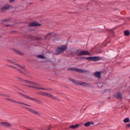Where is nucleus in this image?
Instances as JSON below:
<instances>
[{"instance_id": "obj_1", "label": "nucleus", "mask_w": 130, "mask_h": 130, "mask_svg": "<svg viewBox=\"0 0 130 130\" xmlns=\"http://www.w3.org/2000/svg\"><path fill=\"white\" fill-rule=\"evenodd\" d=\"M68 49V47L66 45H62L61 46L59 47L56 49L55 52L57 53H61V52H63L66 51Z\"/></svg>"}, {"instance_id": "obj_2", "label": "nucleus", "mask_w": 130, "mask_h": 130, "mask_svg": "<svg viewBox=\"0 0 130 130\" xmlns=\"http://www.w3.org/2000/svg\"><path fill=\"white\" fill-rule=\"evenodd\" d=\"M86 59L89 61H100L101 57L99 56L87 57Z\"/></svg>"}, {"instance_id": "obj_3", "label": "nucleus", "mask_w": 130, "mask_h": 130, "mask_svg": "<svg viewBox=\"0 0 130 130\" xmlns=\"http://www.w3.org/2000/svg\"><path fill=\"white\" fill-rule=\"evenodd\" d=\"M28 27H41L42 24L37 21H34L28 23Z\"/></svg>"}, {"instance_id": "obj_4", "label": "nucleus", "mask_w": 130, "mask_h": 130, "mask_svg": "<svg viewBox=\"0 0 130 130\" xmlns=\"http://www.w3.org/2000/svg\"><path fill=\"white\" fill-rule=\"evenodd\" d=\"M68 71H72L73 72H78V73H82V74H85L87 73V70H83L82 69H78L76 68H69Z\"/></svg>"}, {"instance_id": "obj_5", "label": "nucleus", "mask_w": 130, "mask_h": 130, "mask_svg": "<svg viewBox=\"0 0 130 130\" xmlns=\"http://www.w3.org/2000/svg\"><path fill=\"white\" fill-rule=\"evenodd\" d=\"M113 96V97H115V98H116V99H118V100H122V94L120 91H117L115 92Z\"/></svg>"}, {"instance_id": "obj_6", "label": "nucleus", "mask_w": 130, "mask_h": 130, "mask_svg": "<svg viewBox=\"0 0 130 130\" xmlns=\"http://www.w3.org/2000/svg\"><path fill=\"white\" fill-rule=\"evenodd\" d=\"M102 74V72L95 71L93 73V76L94 77H95V78H96V79H98V80H100L101 79Z\"/></svg>"}, {"instance_id": "obj_7", "label": "nucleus", "mask_w": 130, "mask_h": 130, "mask_svg": "<svg viewBox=\"0 0 130 130\" xmlns=\"http://www.w3.org/2000/svg\"><path fill=\"white\" fill-rule=\"evenodd\" d=\"M77 55L81 56L82 55H90V52L87 51H81L78 53Z\"/></svg>"}, {"instance_id": "obj_8", "label": "nucleus", "mask_w": 130, "mask_h": 130, "mask_svg": "<svg viewBox=\"0 0 130 130\" xmlns=\"http://www.w3.org/2000/svg\"><path fill=\"white\" fill-rule=\"evenodd\" d=\"M11 6L10 5L6 4L1 9L2 12H5L6 10H10Z\"/></svg>"}, {"instance_id": "obj_9", "label": "nucleus", "mask_w": 130, "mask_h": 130, "mask_svg": "<svg viewBox=\"0 0 130 130\" xmlns=\"http://www.w3.org/2000/svg\"><path fill=\"white\" fill-rule=\"evenodd\" d=\"M36 57H37V58H39L40 59H47V57H46L45 54L43 53L37 55Z\"/></svg>"}, {"instance_id": "obj_10", "label": "nucleus", "mask_w": 130, "mask_h": 130, "mask_svg": "<svg viewBox=\"0 0 130 130\" xmlns=\"http://www.w3.org/2000/svg\"><path fill=\"white\" fill-rule=\"evenodd\" d=\"M77 85H80V86H82L83 87H88V84H87V83L85 82L81 83L80 82H78Z\"/></svg>"}, {"instance_id": "obj_11", "label": "nucleus", "mask_w": 130, "mask_h": 130, "mask_svg": "<svg viewBox=\"0 0 130 130\" xmlns=\"http://www.w3.org/2000/svg\"><path fill=\"white\" fill-rule=\"evenodd\" d=\"M13 50H14V52L18 53V54H20V55H24V53H23L22 52L19 51V50H17L16 49H13Z\"/></svg>"}, {"instance_id": "obj_12", "label": "nucleus", "mask_w": 130, "mask_h": 130, "mask_svg": "<svg viewBox=\"0 0 130 130\" xmlns=\"http://www.w3.org/2000/svg\"><path fill=\"white\" fill-rule=\"evenodd\" d=\"M80 126V124H76L75 125H72L70 126V128H73V129H75V128H77V127H79Z\"/></svg>"}, {"instance_id": "obj_13", "label": "nucleus", "mask_w": 130, "mask_h": 130, "mask_svg": "<svg viewBox=\"0 0 130 130\" xmlns=\"http://www.w3.org/2000/svg\"><path fill=\"white\" fill-rule=\"evenodd\" d=\"M42 94L43 95V96H47L48 97H52V95H51V94L48 93L47 92H43Z\"/></svg>"}, {"instance_id": "obj_14", "label": "nucleus", "mask_w": 130, "mask_h": 130, "mask_svg": "<svg viewBox=\"0 0 130 130\" xmlns=\"http://www.w3.org/2000/svg\"><path fill=\"white\" fill-rule=\"evenodd\" d=\"M94 123L93 122H86L84 124V126H90L91 124H93Z\"/></svg>"}, {"instance_id": "obj_15", "label": "nucleus", "mask_w": 130, "mask_h": 130, "mask_svg": "<svg viewBox=\"0 0 130 130\" xmlns=\"http://www.w3.org/2000/svg\"><path fill=\"white\" fill-rule=\"evenodd\" d=\"M129 121V118H126L123 119V122H124V123H128Z\"/></svg>"}, {"instance_id": "obj_16", "label": "nucleus", "mask_w": 130, "mask_h": 130, "mask_svg": "<svg viewBox=\"0 0 130 130\" xmlns=\"http://www.w3.org/2000/svg\"><path fill=\"white\" fill-rule=\"evenodd\" d=\"M124 34L125 36H129V31L126 30L124 31Z\"/></svg>"}, {"instance_id": "obj_17", "label": "nucleus", "mask_w": 130, "mask_h": 130, "mask_svg": "<svg viewBox=\"0 0 130 130\" xmlns=\"http://www.w3.org/2000/svg\"><path fill=\"white\" fill-rule=\"evenodd\" d=\"M70 80L71 82H73V83H74V84H75V85H78L79 82L78 81H75V80L73 79H70Z\"/></svg>"}, {"instance_id": "obj_18", "label": "nucleus", "mask_w": 130, "mask_h": 130, "mask_svg": "<svg viewBox=\"0 0 130 130\" xmlns=\"http://www.w3.org/2000/svg\"><path fill=\"white\" fill-rule=\"evenodd\" d=\"M16 66H18V67H20V68H21V69H24V68L22 66H20L18 64H15Z\"/></svg>"}, {"instance_id": "obj_19", "label": "nucleus", "mask_w": 130, "mask_h": 130, "mask_svg": "<svg viewBox=\"0 0 130 130\" xmlns=\"http://www.w3.org/2000/svg\"><path fill=\"white\" fill-rule=\"evenodd\" d=\"M126 127H130V124L129 123L126 124Z\"/></svg>"}, {"instance_id": "obj_20", "label": "nucleus", "mask_w": 130, "mask_h": 130, "mask_svg": "<svg viewBox=\"0 0 130 130\" xmlns=\"http://www.w3.org/2000/svg\"><path fill=\"white\" fill-rule=\"evenodd\" d=\"M15 1H16V0H9V2H10V3H15Z\"/></svg>"}, {"instance_id": "obj_21", "label": "nucleus", "mask_w": 130, "mask_h": 130, "mask_svg": "<svg viewBox=\"0 0 130 130\" xmlns=\"http://www.w3.org/2000/svg\"><path fill=\"white\" fill-rule=\"evenodd\" d=\"M34 113H35V114H39V113H38V112H36V111H34Z\"/></svg>"}, {"instance_id": "obj_22", "label": "nucleus", "mask_w": 130, "mask_h": 130, "mask_svg": "<svg viewBox=\"0 0 130 130\" xmlns=\"http://www.w3.org/2000/svg\"><path fill=\"white\" fill-rule=\"evenodd\" d=\"M36 89H40L41 90H44V88H39V87H36Z\"/></svg>"}, {"instance_id": "obj_23", "label": "nucleus", "mask_w": 130, "mask_h": 130, "mask_svg": "<svg viewBox=\"0 0 130 130\" xmlns=\"http://www.w3.org/2000/svg\"><path fill=\"white\" fill-rule=\"evenodd\" d=\"M6 122H2V124H6Z\"/></svg>"}, {"instance_id": "obj_24", "label": "nucleus", "mask_w": 130, "mask_h": 130, "mask_svg": "<svg viewBox=\"0 0 130 130\" xmlns=\"http://www.w3.org/2000/svg\"><path fill=\"white\" fill-rule=\"evenodd\" d=\"M37 40H39V39H37Z\"/></svg>"}, {"instance_id": "obj_25", "label": "nucleus", "mask_w": 130, "mask_h": 130, "mask_svg": "<svg viewBox=\"0 0 130 130\" xmlns=\"http://www.w3.org/2000/svg\"><path fill=\"white\" fill-rule=\"evenodd\" d=\"M8 125L10 126V124H8Z\"/></svg>"}]
</instances>
